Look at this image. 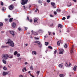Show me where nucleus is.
<instances>
[{
	"label": "nucleus",
	"mask_w": 77,
	"mask_h": 77,
	"mask_svg": "<svg viewBox=\"0 0 77 77\" xmlns=\"http://www.w3.org/2000/svg\"><path fill=\"white\" fill-rule=\"evenodd\" d=\"M9 56L8 54H3V55H2V57L3 59H5V60L8 59V57H9L11 59H12V58L13 57L12 56H11L10 57H9Z\"/></svg>",
	"instance_id": "f257e3e1"
},
{
	"label": "nucleus",
	"mask_w": 77,
	"mask_h": 77,
	"mask_svg": "<svg viewBox=\"0 0 77 77\" xmlns=\"http://www.w3.org/2000/svg\"><path fill=\"white\" fill-rule=\"evenodd\" d=\"M6 44H8L10 46H11L12 47H14V42L10 39L8 40V42L6 43Z\"/></svg>",
	"instance_id": "f03ea898"
},
{
	"label": "nucleus",
	"mask_w": 77,
	"mask_h": 77,
	"mask_svg": "<svg viewBox=\"0 0 77 77\" xmlns=\"http://www.w3.org/2000/svg\"><path fill=\"white\" fill-rule=\"evenodd\" d=\"M22 2L21 4L22 5H24L26 4L27 3V2L29 1V0H22Z\"/></svg>",
	"instance_id": "7ed1b4c3"
},
{
	"label": "nucleus",
	"mask_w": 77,
	"mask_h": 77,
	"mask_svg": "<svg viewBox=\"0 0 77 77\" xmlns=\"http://www.w3.org/2000/svg\"><path fill=\"white\" fill-rule=\"evenodd\" d=\"M37 43L38 44V46L39 47L41 48L42 47V44L39 41H37Z\"/></svg>",
	"instance_id": "20e7f679"
},
{
	"label": "nucleus",
	"mask_w": 77,
	"mask_h": 77,
	"mask_svg": "<svg viewBox=\"0 0 77 77\" xmlns=\"http://www.w3.org/2000/svg\"><path fill=\"white\" fill-rule=\"evenodd\" d=\"M9 74V72H3L2 73V75L4 76H5V75H7V74Z\"/></svg>",
	"instance_id": "39448f33"
},
{
	"label": "nucleus",
	"mask_w": 77,
	"mask_h": 77,
	"mask_svg": "<svg viewBox=\"0 0 77 77\" xmlns=\"http://www.w3.org/2000/svg\"><path fill=\"white\" fill-rule=\"evenodd\" d=\"M13 5H11L10 6H9V8L10 10H12V9H13Z\"/></svg>",
	"instance_id": "423d86ee"
},
{
	"label": "nucleus",
	"mask_w": 77,
	"mask_h": 77,
	"mask_svg": "<svg viewBox=\"0 0 77 77\" xmlns=\"http://www.w3.org/2000/svg\"><path fill=\"white\" fill-rule=\"evenodd\" d=\"M10 33L12 35V36H15V33H14V32L12 31H10Z\"/></svg>",
	"instance_id": "0eeeda50"
},
{
	"label": "nucleus",
	"mask_w": 77,
	"mask_h": 77,
	"mask_svg": "<svg viewBox=\"0 0 77 77\" xmlns=\"http://www.w3.org/2000/svg\"><path fill=\"white\" fill-rule=\"evenodd\" d=\"M51 5H52V6L54 7V8H56V7L54 6H55V3L54 2H51Z\"/></svg>",
	"instance_id": "6e6552de"
},
{
	"label": "nucleus",
	"mask_w": 77,
	"mask_h": 77,
	"mask_svg": "<svg viewBox=\"0 0 77 77\" xmlns=\"http://www.w3.org/2000/svg\"><path fill=\"white\" fill-rule=\"evenodd\" d=\"M16 26V24L15 23H13L12 25V27L13 28H15V26Z\"/></svg>",
	"instance_id": "1a4fd4ad"
},
{
	"label": "nucleus",
	"mask_w": 77,
	"mask_h": 77,
	"mask_svg": "<svg viewBox=\"0 0 77 77\" xmlns=\"http://www.w3.org/2000/svg\"><path fill=\"white\" fill-rule=\"evenodd\" d=\"M62 27H63V25H61L60 24H58V27H60V28H62Z\"/></svg>",
	"instance_id": "9d476101"
},
{
	"label": "nucleus",
	"mask_w": 77,
	"mask_h": 77,
	"mask_svg": "<svg viewBox=\"0 0 77 77\" xmlns=\"http://www.w3.org/2000/svg\"><path fill=\"white\" fill-rule=\"evenodd\" d=\"M63 63H62L61 64H59V66L60 67V68H62L63 67Z\"/></svg>",
	"instance_id": "9b49d317"
},
{
	"label": "nucleus",
	"mask_w": 77,
	"mask_h": 77,
	"mask_svg": "<svg viewBox=\"0 0 77 77\" xmlns=\"http://www.w3.org/2000/svg\"><path fill=\"white\" fill-rule=\"evenodd\" d=\"M32 54H35L36 55V52L35 51H33L32 52Z\"/></svg>",
	"instance_id": "f8f14e48"
},
{
	"label": "nucleus",
	"mask_w": 77,
	"mask_h": 77,
	"mask_svg": "<svg viewBox=\"0 0 77 77\" xmlns=\"http://www.w3.org/2000/svg\"><path fill=\"white\" fill-rule=\"evenodd\" d=\"M59 76L60 77H65V75L63 74H60L59 75Z\"/></svg>",
	"instance_id": "ddd939ff"
},
{
	"label": "nucleus",
	"mask_w": 77,
	"mask_h": 77,
	"mask_svg": "<svg viewBox=\"0 0 77 77\" xmlns=\"http://www.w3.org/2000/svg\"><path fill=\"white\" fill-rule=\"evenodd\" d=\"M76 68H77V66H75L73 68V69L74 71H76Z\"/></svg>",
	"instance_id": "4468645a"
},
{
	"label": "nucleus",
	"mask_w": 77,
	"mask_h": 77,
	"mask_svg": "<svg viewBox=\"0 0 77 77\" xmlns=\"http://www.w3.org/2000/svg\"><path fill=\"white\" fill-rule=\"evenodd\" d=\"M17 53L18 52H17V51H15V52L14 53V56H16V55L17 54Z\"/></svg>",
	"instance_id": "2eb2a0df"
},
{
	"label": "nucleus",
	"mask_w": 77,
	"mask_h": 77,
	"mask_svg": "<svg viewBox=\"0 0 77 77\" xmlns=\"http://www.w3.org/2000/svg\"><path fill=\"white\" fill-rule=\"evenodd\" d=\"M2 62L4 63L5 64H6V61L5 60V59H3L2 60Z\"/></svg>",
	"instance_id": "dca6fc26"
},
{
	"label": "nucleus",
	"mask_w": 77,
	"mask_h": 77,
	"mask_svg": "<svg viewBox=\"0 0 77 77\" xmlns=\"http://www.w3.org/2000/svg\"><path fill=\"white\" fill-rule=\"evenodd\" d=\"M37 21H38V19L35 18L34 20V23H36L37 22Z\"/></svg>",
	"instance_id": "f3484780"
},
{
	"label": "nucleus",
	"mask_w": 77,
	"mask_h": 77,
	"mask_svg": "<svg viewBox=\"0 0 77 77\" xmlns=\"http://www.w3.org/2000/svg\"><path fill=\"white\" fill-rule=\"evenodd\" d=\"M13 20V18H10L9 19V22L11 23Z\"/></svg>",
	"instance_id": "a211bd4d"
},
{
	"label": "nucleus",
	"mask_w": 77,
	"mask_h": 77,
	"mask_svg": "<svg viewBox=\"0 0 77 77\" xmlns=\"http://www.w3.org/2000/svg\"><path fill=\"white\" fill-rule=\"evenodd\" d=\"M64 47L65 48H67L68 46H67V45H66V44H65Z\"/></svg>",
	"instance_id": "6ab92c4d"
},
{
	"label": "nucleus",
	"mask_w": 77,
	"mask_h": 77,
	"mask_svg": "<svg viewBox=\"0 0 77 77\" xmlns=\"http://www.w3.org/2000/svg\"><path fill=\"white\" fill-rule=\"evenodd\" d=\"M6 47H8V46H2V48H6Z\"/></svg>",
	"instance_id": "aec40b11"
},
{
	"label": "nucleus",
	"mask_w": 77,
	"mask_h": 77,
	"mask_svg": "<svg viewBox=\"0 0 77 77\" xmlns=\"http://www.w3.org/2000/svg\"><path fill=\"white\" fill-rule=\"evenodd\" d=\"M60 41H58L57 42V45H58L59 46H60Z\"/></svg>",
	"instance_id": "412c9836"
},
{
	"label": "nucleus",
	"mask_w": 77,
	"mask_h": 77,
	"mask_svg": "<svg viewBox=\"0 0 77 77\" xmlns=\"http://www.w3.org/2000/svg\"><path fill=\"white\" fill-rule=\"evenodd\" d=\"M3 26V23L0 22V27H1V26Z\"/></svg>",
	"instance_id": "4be33fe9"
},
{
	"label": "nucleus",
	"mask_w": 77,
	"mask_h": 77,
	"mask_svg": "<svg viewBox=\"0 0 77 77\" xmlns=\"http://www.w3.org/2000/svg\"><path fill=\"white\" fill-rule=\"evenodd\" d=\"M18 29L19 31H22V30H23V29H21L20 27L18 28Z\"/></svg>",
	"instance_id": "5701e85b"
},
{
	"label": "nucleus",
	"mask_w": 77,
	"mask_h": 77,
	"mask_svg": "<svg viewBox=\"0 0 77 77\" xmlns=\"http://www.w3.org/2000/svg\"><path fill=\"white\" fill-rule=\"evenodd\" d=\"M40 72V71H37L36 72V74L37 75H39V74Z\"/></svg>",
	"instance_id": "b1692460"
},
{
	"label": "nucleus",
	"mask_w": 77,
	"mask_h": 77,
	"mask_svg": "<svg viewBox=\"0 0 77 77\" xmlns=\"http://www.w3.org/2000/svg\"><path fill=\"white\" fill-rule=\"evenodd\" d=\"M57 12H60L61 10H60V9L58 8L57 9Z\"/></svg>",
	"instance_id": "393cba45"
},
{
	"label": "nucleus",
	"mask_w": 77,
	"mask_h": 77,
	"mask_svg": "<svg viewBox=\"0 0 77 77\" xmlns=\"http://www.w3.org/2000/svg\"><path fill=\"white\" fill-rule=\"evenodd\" d=\"M65 66H67V67H69V66L68 65V63L67 62L66 64H65Z\"/></svg>",
	"instance_id": "a878e982"
},
{
	"label": "nucleus",
	"mask_w": 77,
	"mask_h": 77,
	"mask_svg": "<svg viewBox=\"0 0 77 77\" xmlns=\"http://www.w3.org/2000/svg\"><path fill=\"white\" fill-rule=\"evenodd\" d=\"M48 48H50L51 50H52V49H53V48H52L51 46H48Z\"/></svg>",
	"instance_id": "bb28decb"
},
{
	"label": "nucleus",
	"mask_w": 77,
	"mask_h": 77,
	"mask_svg": "<svg viewBox=\"0 0 77 77\" xmlns=\"http://www.w3.org/2000/svg\"><path fill=\"white\" fill-rule=\"evenodd\" d=\"M45 45H48V42H45Z\"/></svg>",
	"instance_id": "cd10ccee"
},
{
	"label": "nucleus",
	"mask_w": 77,
	"mask_h": 77,
	"mask_svg": "<svg viewBox=\"0 0 77 77\" xmlns=\"http://www.w3.org/2000/svg\"><path fill=\"white\" fill-rule=\"evenodd\" d=\"M3 69L4 70H6L7 68H6V67L5 66H4L3 68Z\"/></svg>",
	"instance_id": "c85d7f7f"
},
{
	"label": "nucleus",
	"mask_w": 77,
	"mask_h": 77,
	"mask_svg": "<svg viewBox=\"0 0 77 77\" xmlns=\"http://www.w3.org/2000/svg\"><path fill=\"white\" fill-rule=\"evenodd\" d=\"M42 1L40 0H38V3H42Z\"/></svg>",
	"instance_id": "c756f323"
},
{
	"label": "nucleus",
	"mask_w": 77,
	"mask_h": 77,
	"mask_svg": "<svg viewBox=\"0 0 77 77\" xmlns=\"http://www.w3.org/2000/svg\"><path fill=\"white\" fill-rule=\"evenodd\" d=\"M60 51H62V52H64V50L63 49H60Z\"/></svg>",
	"instance_id": "7c9ffc66"
},
{
	"label": "nucleus",
	"mask_w": 77,
	"mask_h": 77,
	"mask_svg": "<svg viewBox=\"0 0 77 77\" xmlns=\"http://www.w3.org/2000/svg\"><path fill=\"white\" fill-rule=\"evenodd\" d=\"M70 53H73L74 52L73 51V49H72L70 51Z\"/></svg>",
	"instance_id": "2f4dec72"
},
{
	"label": "nucleus",
	"mask_w": 77,
	"mask_h": 77,
	"mask_svg": "<svg viewBox=\"0 0 77 77\" xmlns=\"http://www.w3.org/2000/svg\"><path fill=\"white\" fill-rule=\"evenodd\" d=\"M34 35H38V33H37V32H34Z\"/></svg>",
	"instance_id": "473e14b6"
},
{
	"label": "nucleus",
	"mask_w": 77,
	"mask_h": 77,
	"mask_svg": "<svg viewBox=\"0 0 77 77\" xmlns=\"http://www.w3.org/2000/svg\"><path fill=\"white\" fill-rule=\"evenodd\" d=\"M30 69H31V70H33V66H31L30 67Z\"/></svg>",
	"instance_id": "72a5a7b5"
},
{
	"label": "nucleus",
	"mask_w": 77,
	"mask_h": 77,
	"mask_svg": "<svg viewBox=\"0 0 77 77\" xmlns=\"http://www.w3.org/2000/svg\"><path fill=\"white\" fill-rule=\"evenodd\" d=\"M65 19H66V18L65 17H63V18H62V20H65Z\"/></svg>",
	"instance_id": "f704fd0d"
},
{
	"label": "nucleus",
	"mask_w": 77,
	"mask_h": 77,
	"mask_svg": "<svg viewBox=\"0 0 77 77\" xmlns=\"http://www.w3.org/2000/svg\"><path fill=\"white\" fill-rule=\"evenodd\" d=\"M38 8H37L36 9L35 11V12H38Z\"/></svg>",
	"instance_id": "c9c22d12"
},
{
	"label": "nucleus",
	"mask_w": 77,
	"mask_h": 77,
	"mask_svg": "<svg viewBox=\"0 0 77 77\" xmlns=\"http://www.w3.org/2000/svg\"><path fill=\"white\" fill-rule=\"evenodd\" d=\"M20 54H18L17 55V57H20Z\"/></svg>",
	"instance_id": "e433bc0d"
},
{
	"label": "nucleus",
	"mask_w": 77,
	"mask_h": 77,
	"mask_svg": "<svg viewBox=\"0 0 77 77\" xmlns=\"http://www.w3.org/2000/svg\"><path fill=\"white\" fill-rule=\"evenodd\" d=\"M27 20H28V21H29L30 20V19H29V16L27 17Z\"/></svg>",
	"instance_id": "4c0bfd02"
},
{
	"label": "nucleus",
	"mask_w": 77,
	"mask_h": 77,
	"mask_svg": "<svg viewBox=\"0 0 77 77\" xmlns=\"http://www.w3.org/2000/svg\"><path fill=\"white\" fill-rule=\"evenodd\" d=\"M59 54H63V52L61 51L59 52Z\"/></svg>",
	"instance_id": "58836bf2"
},
{
	"label": "nucleus",
	"mask_w": 77,
	"mask_h": 77,
	"mask_svg": "<svg viewBox=\"0 0 77 77\" xmlns=\"http://www.w3.org/2000/svg\"><path fill=\"white\" fill-rule=\"evenodd\" d=\"M60 42L61 43V44H63V41H60Z\"/></svg>",
	"instance_id": "ea45409f"
},
{
	"label": "nucleus",
	"mask_w": 77,
	"mask_h": 77,
	"mask_svg": "<svg viewBox=\"0 0 77 77\" xmlns=\"http://www.w3.org/2000/svg\"><path fill=\"white\" fill-rule=\"evenodd\" d=\"M5 22L7 21L8 20V19L5 18Z\"/></svg>",
	"instance_id": "a19ab883"
},
{
	"label": "nucleus",
	"mask_w": 77,
	"mask_h": 77,
	"mask_svg": "<svg viewBox=\"0 0 77 77\" xmlns=\"http://www.w3.org/2000/svg\"><path fill=\"white\" fill-rule=\"evenodd\" d=\"M56 53H57V50H55L54 51V54H56Z\"/></svg>",
	"instance_id": "79ce46f5"
},
{
	"label": "nucleus",
	"mask_w": 77,
	"mask_h": 77,
	"mask_svg": "<svg viewBox=\"0 0 77 77\" xmlns=\"http://www.w3.org/2000/svg\"><path fill=\"white\" fill-rule=\"evenodd\" d=\"M48 33L49 34V35H51V32L48 31Z\"/></svg>",
	"instance_id": "37998d69"
},
{
	"label": "nucleus",
	"mask_w": 77,
	"mask_h": 77,
	"mask_svg": "<svg viewBox=\"0 0 77 77\" xmlns=\"http://www.w3.org/2000/svg\"><path fill=\"white\" fill-rule=\"evenodd\" d=\"M47 2L48 3H50V0H47Z\"/></svg>",
	"instance_id": "c03bdc74"
},
{
	"label": "nucleus",
	"mask_w": 77,
	"mask_h": 77,
	"mask_svg": "<svg viewBox=\"0 0 77 77\" xmlns=\"http://www.w3.org/2000/svg\"><path fill=\"white\" fill-rule=\"evenodd\" d=\"M23 8L24 9H26V6H25V5L23 6Z\"/></svg>",
	"instance_id": "a18cd8bd"
},
{
	"label": "nucleus",
	"mask_w": 77,
	"mask_h": 77,
	"mask_svg": "<svg viewBox=\"0 0 77 77\" xmlns=\"http://www.w3.org/2000/svg\"><path fill=\"white\" fill-rule=\"evenodd\" d=\"M70 17V16H68L67 17V19H69V18Z\"/></svg>",
	"instance_id": "49530a36"
},
{
	"label": "nucleus",
	"mask_w": 77,
	"mask_h": 77,
	"mask_svg": "<svg viewBox=\"0 0 77 77\" xmlns=\"http://www.w3.org/2000/svg\"><path fill=\"white\" fill-rule=\"evenodd\" d=\"M54 15H56V14H57V12H56V11H54Z\"/></svg>",
	"instance_id": "de8ad7c7"
},
{
	"label": "nucleus",
	"mask_w": 77,
	"mask_h": 77,
	"mask_svg": "<svg viewBox=\"0 0 77 77\" xmlns=\"http://www.w3.org/2000/svg\"><path fill=\"white\" fill-rule=\"evenodd\" d=\"M29 22H30V23H32V19H30L29 20Z\"/></svg>",
	"instance_id": "09e8293b"
},
{
	"label": "nucleus",
	"mask_w": 77,
	"mask_h": 77,
	"mask_svg": "<svg viewBox=\"0 0 77 77\" xmlns=\"http://www.w3.org/2000/svg\"><path fill=\"white\" fill-rule=\"evenodd\" d=\"M3 5H4L3 3V2L1 3V5H2V6H3Z\"/></svg>",
	"instance_id": "8fccbe9b"
},
{
	"label": "nucleus",
	"mask_w": 77,
	"mask_h": 77,
	"mask_svg": "<svg viewBox=\"0 0 77 77\" xmlns=\"http://www.w3.org/2000/svg\"><path fill=\"white\" fill-rule=\"evenodd\" d=\"M38 42V41H35L33 42V43H37Z\"/></svg>",
	"instance_id": "3c124183"
},
{
	"label": "nucleus",
	"mask_w": 77,
	"mask_h": 77,
	"mask_svg": "<svg viewBox=\"0 0 77 77\" xmlns=\"http://www.w3.org/2000/svg\"><path fill=\"white\" fill-rule=\"evenodd\" d=\"M20 77H23V76L22 75H20L19 76Z\"/></svg>",
	"instance_id": "603ef678"
},
{
	"label": "nucleus",
	"mask_w": 77,
	"mask_h": 77,
	"mask_svg": "<svg viewBox=\"0 0 77 77\" xmlns=\"http://www.w3.org/2000/svg\"><path fill=\"white\" fill-rule=\"evenodd\" d=\"M2 11H5V8H2Z\"/></svg>",
	"instance_id": "864d4df0"
},
{
	"label": "nucleus",
	"mask_w": 77,
	"mask_h": 77,
	"mask_svg": "<svg viewBox=\"0 0 77 77\" xmlns=\"http://www.w3.org/2000/svg\"><path fill=\"white\" fill-rule=\"evenodd\" d=\"M3 68V66H2L1 65L0 66V68Z\"/></svg>",
	"instance_id": "5fc2aeb1"
},
{
	"label": "nucleus",
	"mask_w": 77,
	"mask_h": 77,
	"mask_svg": "<svg viewBox=\"0 0 77 77\" xmlns=\"http://www.w3.org/2000/svg\"><path fill=\"white\" fill-rule=\"evenodd\" d=\"M45 38H47V37H48V36L47 35H46L44 36Z\"/></svg>",
	"instance_id": "6e6d98bb"
},
{
	"label": "nucleus",
	"mask_w": 77,
	"mask_h": 77,
	"mask_svg": "<svg viewBox=\"0 0 77 77\" xmlns=\"http://www.w3.org/2000/svg\"><path fill=\"white\" fill-rule=\"evenodd\" d=\"M73 1V2H77V1H76V0H72Z\"/></svg>",
	"instance_id": "4d7b16f0"
},
{
	"label": "nucleus",
	"mask_w": 77,
	"mask_h": 77,
	"mask_svg": "<svg viewBox=\"0 0 77 77\" xmlns=\"http://www.w3.org/2000/svg\"><path fill=\"white\" fill-rule=\"evenodd\" d=\"M28 64V63H27V62L25 63V65H27Z\"/></svg>",
	"instance_id": "13d9d810"
},
{
	"label": "nucleus",
	"mask_w": 77,
	"mask_h": 77,
	"mask_svg": "<svg viewBox=\"0 0 77 77\" xmlns=\"http://www.w3.org/2000/svg\"><path fill=\"white\" fill-rule=\"evenodd\" d=\"M24 69L25 70V71H27V70L26 69V67H24Z\"/></svg>",
	"instance_id": "bf43d9fd"
},
{
	"label": "nucleus",
	"mask_w": 77,
	"mask_h": 77,
	"mask_svg": "<svg viewBox=\"0 0 77 77\" xmlns=\"http://www.w3.org/2000/svg\"><path fill=\"white\" fill-rule=\"evenodd\" d=\"M34 38L35 39H39V38H36V37H35Z\"/></svg>",
	"instance_id": "052dcab7"
},
{
	"label": "nucleus",
	"mask_w": 77,
	"mask_h": 77,
	"mask_svg": "<svg viewBox=\"0 0 77 77\" xmlns=\"http://www.w3.org/2000/svg\"><path fill=\"white\" fill-rule=\"evenodd\" d=\"M69 66H71V63H69Z\"/></svg>",
	"instance_id": "680f3d73"
},
{
	"label": "nucleus",
	"mask_w": 77,
	"mask_h": 77,
	"mask_svg": "<svg viewBox=\"0 0 77 77\" xmlns=\"http://www.w3.org/2000/svg\"><path fill=\"white\" fill-rule=\"evenodd\" d=\"M22 71H23V72H24V69H22Z\"/></svg>",
	"instance_id": "e2e57ef3"
},
{
	"label": "nucleus",
	"mask_w": 77,
	"mask_h": 77,
	"mask_svg": "<svg viewBox=\"0 0 77 77\" xmlns=\"http://www.w3.org/2000/svg\"><path fill=\"white\" fill-rule=\"evenodd\" d=\"M25 30H27V27H25Z\"/></svg>",
	"instance_id": "0e129e2a"
},
{
	"label": "nucleus",
	"mask_w": 77,
	"mask_h": 77,
	"mask_svg": "<svg viewBox=\"0 0 77 77\" xmlns=\"http://www.w3.org/2000/svg\"><path fill=\"white\" fill-rule=\"evenodd\" d=\"M8 18H10V17H11V15H8Z\"/></svg>",
	"instance_id": "69168bd1"
},
{
	"label": "nucleus",
	"mask_w": 77,
	"mask_h": 77,
	"mask_svg": "<svg viewBox=\"0 0 77 77\" xmlns=\"http://www.w3.org/2000/svg\"><path fill=\"white\" fill-rule=\"evenodd\" d=\"M53 23H52L51 25V26H53Z\"/></svg>",
	"instance_id": "338daca9"
},
{
	"label": "nucleus",
	"mask_w": 77,
	"mask_h": 77,
	"mask_svg": "<svg viewBox=\"0 0 77 77\" xmlns=\"http://www.w3.org/2000/svg\"><path fill=\"white\" fill-rule=\"evenodd\" d=\"M53 35H55V33L53 32Z\"/></svg>",
	"instance_id": "774afa93"
}]
</instances>
